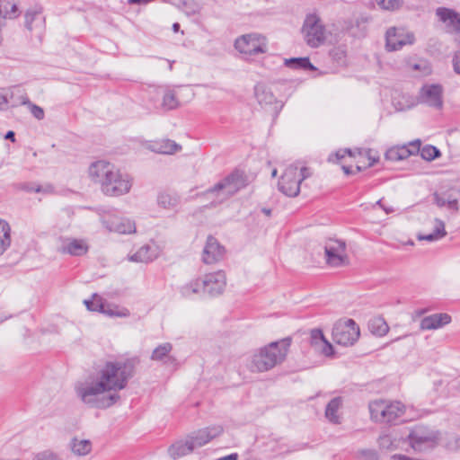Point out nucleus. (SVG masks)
Returning a JSON list of instances; mask_svg holds the SVG:
<instances>
[{
	"mask_svg": "<svg viewBox=\"0 0 460 460\" xmlns=\"http://www.w3.org/2000/svg\"><path fill=\"white\" fill-rule=\"evenodd\" d=\"M234 46L240 54L243 55L245 60H251L258 54L266 53L268 49L265 37L259 33L242 35L234 40Z\"/></svg>",
	"mask_w": 460,
	"mask_h": 460,
	"instance_id": "39448f33",
	"label": "nucleus"
},
{
	"mask_svg": "<svg viewBox=\"0 0 460 460\" xmlns=\"http://www.w3.org/2000/svg\"><path fill=\"white\" fill-rule=\"evenodd\" d=\"M367 329L371 334L376 337H383L388 332L389 325L383 316L377 315L368 320Z\"/></svg>",
	"mask_w": 460,
	"mask_h": 460,
	"instance_id": "393cba45",
	"label": "nucleus"
},
{
	"mask_svg": "<svg viewBox=\"0 0 460 460\" xmlns=\"http://www.w3.org/2000/svg\"><path fill=\"white\" fill-rule=\"evenodd\" d=\"M329 57L338 66H347V49L345 45L335 46L329 50Z\"/></svg>",
	"mask_w": 460,
	"mask_h": 460,
	"instance_id": "2f4dec72",
	"label": "nucleus"
},
{
	"mask_svg": "<svg viewBox=\"0 0 460 460\" xmlns=\"http://www.w3.org/2000/svg\"><path fill=\"white\" fill-rule=\"evenodd\" d=\"M284 65L293 70L316 72L318 68L311 62L309 57H292L284 59Z\"/></svg>",
	"mask_w": 460,
	"mask_h": 460,
	"instance_id": "412c9836",
	"label": "nucleus"
},
{
	"mask_svg": "<svg viewBox=\"0 0 460 460\" xmlns=\"http://www.w3.org/2000/svg\"><path fill=\"white\" fill-rule=\"evenodd\" d=\"M452 317L447 313H438L421 319L420 328V330H437L450 323Z\"/></svg>",
	"mask_w": 460,
	"mask_h": 460,
	"instance_id": "f3484780",
	"label": "nucleus"
},
{
	"mask_svg": "<svg viewBox=\"0 0 460 460\" xmlns=\"http://www.w3.org/2000/svg\"><path fill=\"white\" fill-rule=\"evenodd\" d=\"M88 245L84 240L73 239L65 247V252L73 256H82L88 252Z\"/></svg>",
	"mask_w": 460,
	"mask_h": 460,
	"instance_id": "7c9ffc66",
	"label": "nucleus"
},
{
	"mask_svg": "<svg viewBox=\"0 0 460 460\" xmlns=\"http://www.w3.org/2000/svg\"><path fill=\"white\" fill-rule=\"evenodd\" d=\"M362 460H379L378 454L374 449H364L360 451Z\"/></svg>",
	"mask_w": 460,
	"mask_h": 460,
	"instance_id": "de8ad7c7",
	"label": "nucleus"
},
{
	"mask_svg": "<svg viewBox=\"0 0 460 460\" xmlns=\"http://www.w3.org/2000/svg\"><path fill=\"white\" fill-rule=\"evenodd\" d=\"M433 201L438 207L443 208L446 206L447 198L441 196L438 192H435L433 194Z\"/></svg>",
	"mask_w": 460,
	"mask_h": 460,
	"instance_id": "5fc2aeb1",
	"label": "nucleus"
},
{
	"mask_svg": "<svg viewBox=\"0 0 460 460\" xmlns=\"http://www.w3.org/2000/svg\"><path fill=\"white\" fill-rule=\"evenodd\" d=\"M386 406V402L384 401L383 408L381 411H379V417L377 416L376 422L380 423H385L386 424V409L385 407Z\"/></svg>",
	"mask_w": 460,
	"mask_h": 460,
	"instance_id": "4d7b16f0",
	"label": "nucleus"
},
{
	"mask_svg": "<svg viewBox=\"0 0 460 460\" xmlns=\"http://www.w3.org/2000/svg\"><path fill=\"white\" fill-rule=\"evenodd\" d=\"M3 14H6V16L4 17V19H12L18 17L20 15L18 5L16 4H13L9 11L6 8H4V10L3 9Z\"/></svg>",
	"mask_w": 460,
	"mask_h": 460,
	"instance_id": "09e8293b",
	"label": "nucleus"
},
{
	"mask_svg": "<svg viewBox=\"0 0 460 460\" xmlns=\"http://www.w3.org/2000/svg\"><path fill=\"white\" fill-rule=\"evenodd\" d=\"M419 155L421 159L431 162L441 156V151L433 145H425L422 148L420 146Z\"/></svg>",
	"mask_w": 460,
	"mask_h": 460,
	"instance_id": "72a5a7b5",
	"label": "nucleus"
},
{
	"mask_svg": "<svg viewBox=\"0 0 460 460\" xmlns=\"http://www.w3.org/2000/svg\"><path fill=\"white\" fill-rule=\"evenodd\" d=\"M193 450V444L188 438L186 441L179 440L172 444L168 447V454L172 459L176 460L192 453Z\"/></svg>",
	"mask_w": 460,
	"mask_h": 460,
	"instance_id": "4be33fe9",
	"label": "nucleus"
},
{
	"mask_svg": "<svg viewBox=\"0 0 460 460\" xmlns=\"http://www.w3.org/2000/svg\"><path fill=\"white\" fill-rule=\"evenodd\" d=\"M162 106L167 111L175 110L180 106V102L173 91L169 90L164 93Z\"/></svg>",
	"mask_w": 460,
	"mask_h": 460,
	"instance_id": "e433bc0d",
	"label": "nucleus"
},
{
	"mask_svg": "<svg viewBox=\"0 0 460 460\" xmlns=\"http://www.w3.org/2000/svg\"><path fill=\"white\" fill-rule=\"evenodd\" d=\"M341 170L344 172L346 176L354 175L355 172L353 171L352 167L350 165H341Z\"/></svg>",
	"mask_w": 460,
	"mask_h": 460,
	"instance_id": "680f3d73",
	"label": "nucleus"
},
{
	"mask_svg": "<svg viewBox=\"0 0 460 460\" xmlns=\"http://www.w3.org/2000/svg\"><path fill=\"white\" fill-rule=\"evenodd\" d=\"M147 148L156 154L173 155L176 152L181 150V146L172 139L166 138L151 141Z\"/></svg>",
	"mask_w": 460,
	"mask_h": 460,
	"instance_id": "6ab92c4d",
	"label": "nucleus"
},
{
	"mask_svg": "<svg viewBox=\"0 0 460 460\" xmlns=\"http://www.w3.org/2000/svg\"><path fill=\"white\" fill-rule=\"evenodd\" d=\"M342 153L345 154V155H348L349 157H354L356 155V152L349 147L343 148Z\"/></svg>",
	"mask_w": 460,
	"mask_h": 460,
	"instance_id": "338daca9",
	"label": "nucleus"
},
{
	"mask_svg": "<svg viewBox=\"0 0 460 460\" xmlns=\"http://www.w3.org/2000/svg\"><path fill=\"white\" fill-rule=\"evenodd\" d=\"M311 175L310 171L307 167L304 166L300 169V172H298V180L302 183V181L305 179H307Z\"/></svg>",
	"mask_w": 460,
	"mask_h": 460,
	"instance_id": "bf43d9fd",
	"label": "nucleus"
},
{
	"mask_svg": "<svg viewBox=\"0 0 460 460\" xmlns=\"http://www.w3.org/2000/svg\"><path fill=\"white\" fill-rule=\"evenodd\" d=\"M218 436H220V431L209 433V430L201 429L196 433L190 435L188 438L190 442L193 444V449H195L196 447H203Z\"/></svg>",
	"mask_w": 460,
	"mask_h": 460,
	"instance_id": "b1692460",
	"label": "nucleus"
},
{
	"mask_svg": "<svg viewBox=\"0 0 460 460\" xmlns=\"http://www.w3.org/2000/svg\"><path fill=\"white\" fill-rule=\"evenodd\" d=\"M157 203L164 208H173L179 204V198L162 192L157 196Z\"/></svg>",
	"mask_w": 460,
	"mask_h": 460,
	"instance_id": "c9c22d12",
	"label": "nucleus"
},
{
	"mask_svg": "<svg viewBox=\"0 0 460 460\" xmlns=\"http://www.w3.org/2000/svg\"><path fill=\"white\" fill-rule=\"evenodd\" d=\"M292 343L290 336L274 341L261 347L252 357L250 369L252 372H266L283 363Z\"/></svg>",
	"mask_w": 460,
	"mask_h": 460,
	"instance_id": "7ed1b4c3",
	"label": "nucleus"
},
{
	"mask_svg": "<svg viewBox=\"0 0 460 460\" xmlns=\"http://www.w3.org/2000/svg\"><path fill=\"white\" fill-rule=\"evenodd\" d=\"M372 152H373V150L370 149V148H368L366 151V156L367 157L369 163H368L367 165L365 166V168H370V167L374 166L380 160L379 155H372Z\"/></svg>",
	"mask_w": 460,
	"mask_h": 460,
	"instance_id": "3c124183",
	"label": "nucleus"
},
{
	"mask_svg": "<svg viewBox=\"0 0 460 460\" xmlns=\"http://www.w3.org/2000/svg\"><path fill=\"white\" fill-rule=\"evenodd\" d=\"M227 186L225 181V178L221 179L218 182L214 184L213 186L208 188L206 190L202 192H199L196 194L197 198H207L208 195L218 194L221 190H225Z\"/></svg>",
	"mask_w": 460,
	"mask_h": 460,
	"instance_id": "58836bf2",
	"label": "nucleus"
},
{
	"mask_svg": "<svg viewBox=\"0 0 460 460\" xmlns=\"http://www.w3.org/2000/svg\"><path fill=\"white\" fill-rule=\"evenodd\" d=\"M172 345L170 342H164L158 345L152 352L150 358L155 361H163L172 351Z\"/></svg>",
	"mask_w": 460,
	"mask_h": 460,
	"instance_id": "f704fd0d",
	"label": "nucleus"
},
{
	"mask_svg": "<svg viewBox=\"0 0 460 460\" xmlns=\"http://www.w3.org/2000/svg\"><path fill=\"white\" fill-rule=\"evenodd\" d=\"M84 305L88 311L97 312L109 317H128L130 314L127 308L121 310L110 308L108 301L97 293H93L91 298L84 299ZM115 308H118V306L115 305Z\"/></svg>",
	"mask_w": 460,
	"mask_h": 460,
	"instance_id": "0eeeda50",
	"label": "nucleus"
},
{
	"mask_svg": "<svg viewBox=\"0 0 460 460\" xmlns=\"http://www.w3.org/2000/svg\"><path fill=\"white\" fill-rule=\"evenodd\" d=\"M324 254L326 263L331 267H341L349 265V261L346 254L339 252V248L334 246H325Z\"/></svg>",
	"mask_w": 460,
	"mask_h": 460,
	"instance_id": "aec40b11",
	"label": "nucleus"
},
{
	"mask_svg": "<svg viewBox=\"0 0 460 460\" xmlns=\"http://www.w3.org/2000/svg\"><path fill=\"white\" fill-rule=\"evenodd\" d=\"M10 244L11 227L5 220L0 219V255L5 252Z\"/></svg>",
	"mask_w": 460,
	"mask_h": 460,
	"instance_id": "c756f323",
	"label": "nucleus"
},
{
	"mask_svg": "<svg viewBox=\"0 0 460 460\" xmlns=\"http://www.w3.org/2000/svg\"><path fill=\"white\" fill-rule=\"evenodd\" d=\"M204 429L209 430V433H215L217 431H220V435L224 431V429L221 426L207 427V428H204Z\"/></svg>",
	"mask_w": 460,
	"mask_h": 460,
	"instance_id": "0e129e2a",
	"label": "nucleus"
},
{
	"mask_svg": "<svg viewBox=\"0 0 460 460\" xmlns=\"http://www.w3.org/2000/svg\"><path fill=\"white\" fill-rule=\"evenodd\" d=\"M32 460H58V456L48 451L37 454Z\"/></svg>",
	"mask_w": 460,
	"mask_h": 460,
	"instance_id": "603ef678",
	"label": "nucleus"
},
{
	"mask_svg": "<svg viewBox=\"0 0 460 460\" xmlns=\"http://www.w3.org/2000/svg\"><path fill=\"white\" fill-rule=\"evenodd\" d=\"M163 362L165 365H172V366H176L178 364L177 358L174 356L170 355V353L168 354V357H166L165 359L163 360Z\"/></svg>",
	"mask_w": 460,
	"mask_h": 460,
	"instance_id": "052dcab7",
	"label": "nucleus"
},
{
	"mask_svg": "<svg viewBox=\"0 0 460 460\" xmlns=\"http://www.w3.org/2000/svg\"><path fill=\"white\" fill-rule=\"evenodd\" d=\"M226 275L223 271L208 273L204 278H197L180 288L182 297L190 298L192 295L215 297L221 295L226 288Z\"/></svg>",
	"mask_w": 460,
	"mask_h": 460,
	"instance_id": "20e7f679",
	"label": "nucleus"
},
{
	"mask_svg": "<svg viewBox=\"0 0 460 460\" xmlns=\"http://www.w3.org/2000/svg\"><path fill=\"white\" fill-rule=\"evenodd\" d=\"M339 325H347L350 331L354 330V332H360L359 326L353 319H348L344 323H340Z\"/></svg>",
	"mask_w": 460,
	"mask_h": 460,
	"instance_id": "13d9d810",
	"label": "nucleus"
},
{
	"mask_svg": "<svg viewBox=\"0 0 460 460\" xmlns=\"http://www.w3.org/2000/svg\"><path fill=\"white\" fill-rule=\"evenodd\" d=\"M217 460H238V454L232 453L230 455L225 456L223 457L218 458Z\"/></svg>",
	"mask_w": 460,
	"mask_h": 460,
	"instance_id": "69168bd1",
	"label": "nucleus"
},
{
	"mask_svg": "<svg viewBox=\"0 0 460 460\" xmlns=\"http://www.w3.org/2000/svg\"><path fill=\"white\" fill-rule=\"evenodd\" d=\"M454 72L460 75V49L456 51L452 59Z\"/></svg>",
	"mask_w": 460,
	"mask_h": 460,
	"instance_id": "864d4df0",
	"label": "nucleus"
},
{
	"mask_svg": "<svg viewBox=\"0 0 460 460\" xmlns=\"http://www.w3.org/2000/svg\"><path fill=\"white\" fill-rule=\"evenodd\" d=\"M92 181L101 185L103 194L119 197L129 192L132 183L128 174L120 172L116 166L107 161L93 162L88 170Z\"/></svg>",
	"mask_w": 460,
	"mask_h": 460,
	"instance_id": "f03ea898",
	"label": "nucleus"
},
{
	"mask_svg": "<svg viewBox=\"0 0 460 460\" xmlns=\"http://www.w3.org/2000/svg\"><path fill=\"white\" fill-rule=\"evenodd\" d=\"M418 103L440 110L443 107V87L439 84H424L419 93Z\"/></svg>",
	"mask_w": 460,
	"mask_h": 460,
	"instance_id": "9d476101",
	"label": "nucleus"
},
{
	"mask_svg": "<svg viewBox=\"0 0 460 460\" xmlns=\"http://www.w3.org/2000/svg\"><path fill=\"white\" fill-rule=\"evenodd\" d=\"M421 146L420 139H414L408 144L397 145L389 147L385 153V159L391 162H400L410 156H417Z\"/></svg>",
	"mask_w": 460,
	"mask_h": 460,
	"instance_id": "1a4fd4ad",
	"label": "nucleus"
},
{
	"mask_svg": "<svg viewBox=\"0 0 460 460\" xmlns=\"http://www.w3.org/2000/svg\"><path fill=\"white\" fill-rule=\"evenodd\" d=\"M383 403H384L383 400L374 401V402H369L368 407H369L370 416L374 421H376L377 416L379 417V411L382 410Z\"/></svg>",
	"mask_w": 460,
	"mask_h": 460,
	"instance_id": "c03bdc74",
	"label": "nucleus"
},
{
	"mask_svg": "<svg viewBox=\"0 0 460 460\" xmlns=\"http://www.w3.org/2000/svg\"><path fill=\"white\" fill-rule=\"evenodd\" d=\"M332 341L344 347L354 345L358 340L360 332L350 331L347 325H335L332 332Z\"/></svg>",
	"mask_w": 460,
	"mask_h": 460,
	"instance_id": "ddd939ff",
	"label": "nucleus"
},
{
	"mask_svg": "<svg viewBox=\"0 0 460 460\" xmlns=\"http://www.w3.org/2000/svg\"><path fill=\"white\" fill-rule=\"evenodd\" d=\"M181 4L184 7L183 11L188 16H192L199 13L198 5L194 2L190 3L188 0H181Z\"/></svg>",
	"mask_w": 460,
	"mask_h": 460,
	"instance_id": "a18cd8bd",
	"label": "nucleus"
},
{
	"mask_svg": "<svg viewBox=\"0 0 460 460\" xmlns=\"http://www.w3.org/2000/svg\"><path fill=\"white\" fill-rule=\"evenodd\" d=\"M325 26L322 23L321 18L315 13L306 14L302 32L305 35V40L311 48H317L325 40Z\"/></svg>",
	"mask_w": 460,
	"mask_h": 460,
	"instance_id": "423d86ee",
	"label": "nucleus"
},
{
	"mask_svg": "<svg viewBox=\"0 0 460 460\" xmlns=\"http://www.w3.org/2000/svg\"><path fill=\"white\" fill-rule=\"evenodd\" d=\"M156 258L155 251L152 250L151 246L145 244L140 247L135 253L128 257V260L133 262H150Z\"/></svg>",
	"mask_w": 460,
	"mask_h": 460,
	"instance_id": "cd10ccee",
	"label": "nucleus"
},
{
	"mask_svg": "<svg viewBox=\"0 0 460 460\" xmlns=\"http://www.w3.org/2000/svg\"><path fill=\"white\" fill-rule=\"evenodd\" d=\"M342 149L343 148H341L335 152H332L328 156V159L327 161L329 163H333V164H336L338 163L340 160L343 159L346 155L345 154L342 153Z\"/></svg>",
	"mask_w": 460,
	"mask_h": 460,
	"instance_id": "8fccbe9b",
	"label": "nucleus"
},
{
	"mask_svg": "<svg viewBox=\"0 0 460 460\" xmlns=\"http://www.w3.org/2000/svg\"><path fill=\"white\" fill-rule=\"evenodd\" d=\"M72 451L77 456H85L92 450V443L89 439L77 440L73 438L71 441Z\"/></svg>",
	"mask_w": 460,
	"mask_h": 460,
	"instance_id": "473e14b6",
	"label": "nucleus"
},
{
	"mask_svg": "<svg viewBox=\"0 0 460 460\" xmlns=\"http://www.w3.org/2000/svg\"><path fill=\"white\" fill-rule=\"evenodd\" d=\"M322 353L327 358H334L336 351L333 345L326 339L322 344Z\"/></svg>",
	"mask_w": 460,
	"mask_h": 460,
	"instance_id": "49530a36",
	"label": "nucleus"
},
{
	"mask_svg": "<svg viewBox=\"0 0 460 460\" xmlns=\"http://www.w3.org/2000/svg\"><path fill=\"white\" fill-rule=\"evenodd\" d=\"M27 107L30 109L32 116L39 119V120H41L44 119L45 117V112H44V110L43 108H41L40 106L33 103L31 101H28L27 102Z\"/></svg>",
	"mask_w": 460,
	"mask_h": 460,
	"instance_id": "37998d69",
	"label": "nucleus"
},
{
	"mask_svg": "<svg viewBox=\"0 0 460 460\" xmlns=\"http://www.w3.org/2000/svg\"><path fill=\"white\" fill-rule=\"evenodd\" d=\"M326 340L323 332L321 328L312 329L310 332V345L312 347H318L323 344Z\"/></svg>",
	"mask_w": 460,
	"mask_h": 460,
	"instance_id": "ea45409f",
	"label": "nucleus"
},
{
	"mask_svg": "<svg viewBox=\"0 0 460 460\" xmlns=\"http://www.w3.org/2000/svg\"><path fill=\"white\" fill-rule=\"evenodd\" d=\"M438 431L429 436H421L414 431H411L407 437V440L414 451H422L426 448L434 449L438 446Z\"/></svg>",
	"mask_w": 460,
	"mask_h": 460,
	"instance_id": "f8f14e48",
	"label": "nucleus"
},
{
	"mask_svg": "<svg viewBox=\"0 0 460 460\" xmlns=\"http://www.w3.org/2000/svg\"><path fill=\"white\" fill-rule=\"evenodd\" d=\"M414 42L413 34H407L406 38L402 34L398 35L396 28L392 27L385 33V49L387 51H396L401 49L406 44Z\"/></svg>",
	"mask_w": 460,
	"mask_h": 460,
	"instance_id": "4468645a",
	"label": "nucleus"
},
{
	"mask_svg": "<svg viewBox=\"0 0 460 460\" xmlns=\"http://www.w3.org/2000/svg\"><path fill=\"white\" fill-rule=\"evenodd\" d=\"M4 139L10 140L11 142L14 143L16 141L15 132L13 130H8L4 135Z\"/></svg>",
	"mask_w": 460,
	"mask_h": 460,
	"instance_id": "e2e57ef3",
	"label": "nucleus"
},
{
	"mask_svg": "<svg viewBox=\"0 0 460 460\" xmlns=\"http://www.w3.org/2000/svg\"><path fill=\"white\" fill-rule=\"evenodd\" d=\"M254 94L261 105H272L274 106V111L276 116L279 113L283 107V103L279 102L271 90L263 84H259L254 87Z\"/></svg>",
	"mask_w": 460,
	"mask_h": 460,
	"instance_id": "2eb2a0df",
	"label": "nucleus"
},
{
	"mask_svg": "<svg viewBox=\"0 0 460 460\" xmlns=\"http://www.w3.org/2000/svg\"><path fill=\"white\" fill-rule=\"evenodd\" d=\"M226 250L212 234L208 235L202 252V261L205 264H214L224 259Z\"/></svg>",
	"mask_w": 460,
	"mask_h": 460,
	"instance_id": "9b49d317",
	"label": "nucleus"
},
{
	"mask_svg": "<svg viewBox=\"0 0 460 460\" xmlns=\"http://www.w3.org/2000/svg\"><path fill=\"white\" fill-rule=\"evenodd\" d=\"M225 181L228 187H233L234 190L230 194H234L237 191L246 188L249 185V179L244 170L235 167L230 173L226 175Z\"/></svg>",
	"mask_w": 460,
	"mask_h": 460,
	"instance_id": "dca6fc26",
	"label": "nucleus"
},
{
	"mask_svg": "<svg viewBox=\"0 0 460 460\" xmlns=\"http://www.w3.org/2000/svg\"><path fill=\"white\" fill-rule=\"evenodd\" d=\"M436 14L442 22L451 27L455 32H460V13L451 8L438 7L436 10Z\"/></svg>",
	"mask_w": 460,
	"mask_h": 460,
	"instance_id": "a211bd4d",
	"label": "nucleus"
},
{
	"mask_svg": "<svg viewBox=\"0 0 460 460\" xmlns=\"http://www.w3.org/2000/svg\"><path fill=\"white\" fill-rule=\"evenodd\" d=\"M447 235V231L445 229V223L443 220L439 218L435 219V227L434 230L427 234H420L417 238L420 241H427V242H436Z\"/></svg>",
	"mask_w": 460,
	"mask_h": 460,
	"instance_id": "a878e982",
	"label": "nucleus"
},
{
	"mask_svg": "<svg viewBox=\"0 0 460 460\" xmlns=\"http://www.w3.org/2000/svg\"><path fill=\"white\" fill-rule=\"evenodd\" d=\"M140 363L137 356L123 360L106 361L94 375L75 386L80 400L91 409L106 410L120 402L124 390Z\"/></svg>",
	"mask_w": 460,
	"mask_h": 460,
	"instance_id": "f257e3e1",
	"label": "nucleus"
},
{
	"mask_svg": "<svg viewBox=\"0 0 460 460\" xmlns=\"http://www.w3.org/2000/svg\"><path fill=\"white\" fill-rule=\"evenodd\" d=\"M40 9H29L26 11L24 14V26L29 31H32V22L35 20L36 16L40 14Z\"/></svg>",
	"mask_w": 460,
	"mask_h": 460,
	"instance_id": "79ce46f5",
	"label": "nucleus"
},
{
	"mask_svg": "<svg viewBox=\"0 0 460 460\" xmlns=\"http://www.w3.org/2000/svg\"><path fill=\"white\" fill-rule=\"evenodd\" d=\"M278 188L284 195L295 198L298 196L301 190V182L298 180V169L296 166L288 167L280 176Z\"/></svg>",
	"mask_w": 460,
	"mask_h": 460,
	"instance_id": "6e6552de",
	"label": "nucleus"
},
{
	"mask_svg": "<svg viewBox=\"0 0 460 460\" xmlns=\"http://www.w3.org/2000/svg\"><path fill=\"white\" fill-rule=\"evenodd\" d=\"M114 230L119 234H131L136 232V225L129 219L122 218L115 224Z\"/></svg>",
	"mask_w": 460,
	"mask_h": 460,
	"instance_id": "4c0bfd02",
	"label": "nucleus"
},
{
	"mask_svg": "<svg viewBox=\"0 0 460 460\" xmlns=\"http://www.w3.org/2000/svg\"><path fill=\"white\" fill-rule=\"evenodd\" d=\"M377 4L385 10L394 11L402 4V0H376Z\"/></svg>",
	"mask_w": 460,
	"mask_h": 460,
	"instance_id": "a19ab883",
	"label": "nucleus"
},
{
	"mask_svg": "<svg viewBox=\"0 0 460 460\" xmlns=\"http://www.w3.org/2000/svg\"><path fill=\"white\" fill-rule=\"evenodd\" d=\"M342 404V398L341 396L334 397L330 400L325 408V417L326 419L333 423L340 424V416L338 415V411Z\"/></svg>",
	"mask_w": 460,
	"mask_h": 460,
	"instance_id": "bb28decb",
	"label": "nucleus"
},
{
	"mask_svg": "<svg viewBox=\"0 0 460 460\" xmlns=\"http://www.w3.org/2000/svg\"><path fill=\"white\" fill-rule=\"evenodd\" d=\"M446 206L448 209L453 211H457L459 208L458 200L456 199H451L450 197L447 198Z\"/></svg>",
	"mask_w": 460,
	"mask_h": 460,
	"instance_id": "6e6d98bb",
	"label": "nucleus"
},
{
	"mask_svg": "<svg viewBox=\"0 0 460 460\" xmlns=\"http://www.w3.org/2000/svg\"><path fill=\"white\" fill-rule=\"evenodd\" d=\"M20 189L29 193H51L54 191V187L50 183L45 186L40 185L35 181H26L20 184Z\"/></svg>",
	"mask_w": 460,
	"mask_h": 460,
	"instance_id": "c85d7f7f",
	"label": "nucleus"
},
{
	"mask_svg": "<svg viewBox=\"0 0 460 460\" xmlns=\"http://www.w3.org/2000/svg\"><path fill=\"white\" fill-rule=\"evenodd\" d=\"M8 100L6 96L0 93V111L3 110V106L7 104Z\"/></svg>",
	"mask_w": 460,
	"mask_h": 460,
	"instance_id": "774afa93",
	"label": "nucleus"
},
{
	"mask_svg": "<svg viewBox=\"0 0 460 460\" xmlns=\"http://www.w3.org/2000/svg\"><path fill=\"white\" fill-rule=\"evenodd\" d=\"M386 409V424L396 425L398 424V419L402 417L405 412V406L401 402H394L386 403L385 407Z\"/></svg>",
	"mask_w": 460,
	"mask_h": 460,
	"instance_id": "5701e85b",
	"label": "nucleus"
}]
</instances>
